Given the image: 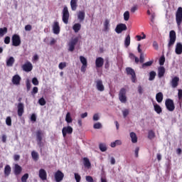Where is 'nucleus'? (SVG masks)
<instances>
[{
    "label": "nucleus",
    "instance_id": "1",
    "mask_svg": "<svg viewBox=\"0 0 182 182\" xmlns=\"http://www.w3.org/2000/svg\"><path fill=\"white\" fill-rule=\"evenodd\" d=\"M176 41H177V34L174 30H172L169 32V39L167 45L168 50H171L174 43H176Z\"/></svg>",
    "mask_w": 182,
    "mask_h": 182
},
{
    "label": "nucleus",
    "instance_id": "2",
    "mask_svg": "<svg viewBox=\"0 0 182 182\" xmlns=\"http://www.w3.org/2000/svg\"><path fill=\"white\" fill-rule=\"evenodd\" d=\"M63 22L65 23V25H68L69 23V18L70 16V14H69V9H68V6H65L63 9Z\"/></svg>",
    "mask_w": 182,
    "mask_h": 182
},
{
    "label": "nucleus",
    "instance_id": "3",
    "mask_svg": "<svg viewBox=\"0 0 182 182\" xmlns=\"http://www.w3.org/2000/svg\"><path fill=\"white\" fill-rule=\"evenodd\" d=\"M165 106L168 112H174V109H176V106L174 105V101H173V100L170 98L166 100Z\"/></svg>",
    "mask_w": 182,
    "mask_h": 182
},
{
    "label": "nucleus",
    "instance_id": "4",
    "mask_svg": "<svg viewBox=\"0 0 182 182\" xmlns=\"http://www.w3.org/2000/svg\"><path fill=\"white\" fill-rule=\"evenodd\" d=\"M127 90L125 88H121L119 92V99L121 103H126L127 102V97L126 96Z\"/></svg>",
    "mask_w": 182,
    "mask_h": 182
},
{
    "label": "nucleus",
    "instance_id": "5",
    "mask_svg": "<svg viewBox=\"0 0 182 182\" xmlns=\"http://www.w3.org/2000/svg\"><path fill=\"white\" fill-rule=\"evenodd\" d=\"M36 140H37V143H38V146H39V147H43V143H42V137L43 136V132H42V130H38L36 132Z\"/></svg>",
    "mask_w": 182,
    "mask_h": 182
},
{
    "label": "nucleus",
    "instance_id": "6",
    "mask_svg": "<svg viewBox=\"0 0 182 182\" xmlns=\"http://www.w3.org/2000/svg\"><path fill=\"white\" fill-rule=\"evenodd\" d=\"M176 21L178 26H180L181 25L182 22V8L178 7L176 14Z\"/></svg>",
    "mask_w": 182,
    "mask_h": 182
},
{
    "label": "nucleus",
    "instance_id": "7",
    "mask_svg": "<svg viewBox=\"0 0 182 182\" xmlns=\"http://www.w3.org/2000/svg\"><path fill=\"white\" fill-rule=\"evenodd\" d=\"M77 42H79V38L76 37L68 43V50L70 52L75 50V46H76Z\"/></svg>",
    "mask_w": 182,
    "mask_h": 182
},
{
    "label": "nucleus",
    "instance_id": "8",
    "mask_svg": "<svg viewBox=\"0 0 182 182\" xmlns=\"http://www.w3.org/2000/svg\"><path fill=\"white\" fill-rule=\"evenodd\" d=\"M12 46H19L21 45V37L18 34H14L11 38Z\"/></svg>",
    "mask_w": 182,
    "mask_h": 182
},
{
    "label": "nucleus",
    "instance_id": "9",
    "mask_svg": "<svg viewBox=\"0 0 182 182\" xmlns=\"http://www.w3.org/2000/svg\"><path fill=\"white\" fill-rule=\"evenodd\" d=\"M23 113H25V105H23V103L19 102L17 105V114L19 117H22L23 115Z\"/></svg>",
    "mask_w": 182,
    "mask_h": 182
},
{
    "label": "nucleus",
    "instance_id": "10",
    "mask_svg": "<svg viewBox=\"0 0 182 182\" xmlns=\"http://www.w3.org/2000/svg\"><path fill=\"white\" fill-rule=\"evenodd\" d=\"M63 136L66 137L68 134H72L73 133V128L70 126L64 127L62 129Z\"/></svg>",
    "mask_w": 182,
    "mask_h": 182
},
{
    "label": "nucleus",
    "instance_id": "11",
    "mask_svg": "<svg viewBox=\"0 0 182 182\" xmlns=\"http://www.w3.org/2000/svg\"><path fill=\"white\" fill-rule=\"evenodd\" d=\"M127 74L130 75L132 76V81L133 83L136 82V72H134V70L132 68H126Z\"/></svg>",
    "mask_w": 182,
    "mask_h": 182
},
{
    "label": "nucleus",
    "instance_id": "12",
    "mask_svg": "<svg viewBox=\"0 0 182 182\" xmlns=\"http://www.w3.org/2000/svg\"><path fill=\"white\" fill-rule=\"evenodd\" d=\"M21 68L24 72H31L33 69V65L31 62L26 61Z\"/></svg>",
    "mask_w": 182,
    "mask_h": 182
},
{
    "label": "nucleus",
    "instance_id": "13",
    "mask_svg": "<svg viewBox=\"0 0 182 182\" xmlns=\"http://www.w3.org/2000/svg\"><path fill=\"white\" fill-rule=\"evenodd\" d=\"M55 179L56 182H60L63 180V177H65V174L60 170L57 171L54 175Z\"/></svg>",
    "mask_w": 182,
    "mask_h": 182
},
{
    "label": "nucleus",
    "instance_id": "14",
    "mask_svg": "<svg viewBox=\"0 0 182 182\" xmlns=\"http://www.w3.org/2000/svg\"><path fill=\"white\" fill-rule=\"evenodd\" d=\"M123 31H127V26L123 23L118 24L115 28V32L117 33H122Z\"/></svg>",
    "mask_w": 182,
    "mask_h": 182
},
{
    "label": "nucleus",
    "instance_id": "15",
    "mask_svg": "<svg viewBox=\"0 0 182 182\" xmlns=\"http://www.w3.org/2000/svg\"><path fill=\"white\" fill-rule=\"evenodd\" d=\"M38 176L40 177L41 180L45 181V180H47L48 178V173H46V171L45 169L41 168L39 170Z\"/></svg>",
    "mask_w": 182,
    "mask_h": 182
},
{
    "label": "nucleus",
    "instance_id": "16",
    "mask_svg": "<svg viewBox=\"0 0 182 182\" xmlns=\"http://www.w3.org/2000/svg\"><path fill=\"white\" fill-rule=\"evenodd\" d=\"M53 31L55 35H59V33H60V26H59V22L55 21L53 23Z\"/></svg>",
    "mask_w": 182,
    "mask_h": 182
},
{
    "label": "nucleus",
    "instance_id": "17",
    "mask_svg": "<svg viewBox=\"0 0 182 182\" xmlns=\"http://www.w3.org/2000/svg\"><path fill=\"white\" fill-rule=\"evenodd\" d=\"M105 65V59L102 57H98L95 60V66L96 68H102Z\"/></svg>",
    "mask_w": 182,
    "mask_h": 182
},
{
    "label": "nucleus",
    "instance_id": "18",
    "mask_svg": "<svg viewBox=\"0 0 182 182\" xmlns=\"http://www.w3.org/2000/svg\"><path fill=\"white\" fill-rule=\"evenodd\" d=\"M96 88L99 92L105 91V85H103V81H102V80H97L96 81Z\"/></svg>",
    "mask_w": 182,
    "mask_h": 182
},
{
    "label": "nucleus",
    "instance_id": "19",
    "mask_svg": "<svg viewBox=\"0 0 182 182\" xmlns=\"http://www.w3.org/2000/svg\"><path fill=\"white\" fill-rule=\"evenodd\" d=\"M178 82H180V78L178 77H174L171 81V85L173 89H176L177 86H178Z\"/></svg>",
    "mask_w": 182,
    "mask_h": 182
},
{
    "label": "nucleus",
    "instance_id": "20",
    "mask_svg": "<svg viewBox=\"0 0 182 182\" xmlns=\"http://www.w3.org/2000/svg\"><path fill=\"white\" fill-rule=\"evenodd\" d=\"M21 76H19L18 75H15L14 76H13L12 78V83L13 85H21Z\"/></svg>",
    "mask_w": 182,
    "mask_h": 182
},
{
    "label": "nucleus",
    "instance_id": "21",
    "mask_svg": "<svg viewBox=\"0 0 182 182\" xmlns=\"http://www.w3.org/2000/svg\"><path fill=\"white\" fill-rule=\"evenodd\" d=\"M22 173V167L19 164H16L14 166V174L15 176H19Z\"/></svg>",
    "mask_w": 182,
    "mask_h": 182
},
{
    "label": "nucleus",
    "instance_id": "22",
    "mask_svg": "<svg viewBox=\"0 0 182 182\" xmlns=\"http://www.w3.org/2000/svg\"><path fill=\"white\" fill-rule=\"evenodd\" d=\"M175 53H176V55H181V53H182V43H176V48H175Z\"/></svg>",
    "mask_w": 182,
    "mask_h": 182
},
{
    "label": "nucleus",
    "instance_id": "23",
    "mask_svg": "<svg viewBox=\"0 0 182 182\" xmlns=\"http://www.w3.org/2000/svg\"><path fill=\"white\" fill-rule=\"evenodd\" d=\"M11 171H12L11 166L6 165V166L4 167V176H5V177H9V176L11 175Z\"/></svg>",
    "mask_w": 182,
    "mask_h": 182
},
{
    "label": "nucleus",
    "instance_id": "24",
    "mask_svg": "<svg viewBox=\"0 0 182 182\" xmlns=\"http://www.w3.org/2000/svg\"><path fill=\"white\" fill-rule=\"evenodd\" d=\"M166 73V68L164 67H160L158 69V77L159 78L163 77L164 76V74Z\"/></svg>",
    "mask_w": 182,
    "mask_h": 182
},
{
    "label": "nucleus",
    "instance_id": "25",
    "mask_svg": "<svg viewBox=\"0 0 182 182\" xmlns=\"http://www.w3.org/2000/svg\"><path fill=\"white\" fill-rule=\"evenodd\" d=\"M85 13L84 11H80L77 14V19L80 21V22H83L85 21Z\"/></svg>",
    "mask_w": 182,
    "mask_h": 182
},
{
    "label": "nucleus",
    "instance_id": "26",
    "mask_svg": "<svg viewBox=\"0 0 182 182\" xmlns=\"http://www.w3.org/2000/svg\"><path fill=\"white\" fill-rule=\"evenodd\" d=\"M164 95L163 92H159L156 95V100L158 103H161L163 102Z\"/></svg>",
    "mask_w": 182,
    "mask_h": 182
},
{
    "label": "nucleus",
    "instance_id": "27",
    "mask_svg": "<svg viewBox=\"0 0 182 182\" xmlns=\"http://www.w3.org/2000/svg\"><path fill=\"white\" fill-rule=\"evenodd\" d=\"M77 1L78 0L70 1V7L72 11H76V9H77Z\"/></svg>",
    "mask_w": 182,
    "mask_h": 182
},
{
    "label": "nucleus",
    "instance_id": "28",
    "mask_svg": "<svg viewBox=\"0 0 182 182\" xmlns=\"http://www.w3.org/2000/svg\"><path fill=\"white\" fill-rule=\"evenodd\" d=\"M83 164L85 167H87V168H90L92 166V164H90V160H89V158H83Z\"/></svg>",
    "mask_w": 182,
    "mask_h": 182
},
{
    "label": "nucleus",
    "instance_id": "29",
    "mask_svg": "<svg viewBox=\"0 0 182 182\" xmlns=\"http://www.w3.org/2000/svg\"><path fill=\"white\" fill-rule=\"evenodd\" d=\"M81 28H82V25H80V23H79L74 24L73 26V29L74 32H75V33H77V32H79V31H80Z\"/></svg>",
    "mask_w": 182,
    "mask_h": 182
},
{
    "label": "nucleus",
    "instance_id": "30",
    "mask_svg": "<svg viewBox=\"0 0 182 182\" xmlns=\"http://www.w3.org/2000/svg\"><path fill=\"white\" fill-rule=\"evenodd\" d=\"M14 63H15V58L14 57H10L7 60H6V66H14Z\"/></svg>",
    "mask_w": 182,
    "mask_h": 182
},
{
    "label": "nucleus",
    "instance_id": "31",
    "mask_svg": "<svg viewBox=\"0 0 182 182\" xmlns=\"http://www.w3.org/2000/svg\"><path fill=\"white\" fill-rule=\"evenodd\" d=\"M31 156L34 161H38V160H39V154L35 151H31Z\"/></svg>",
    "mask_w": 182,
    "mask_h": 182
},
{
    "label": "nucleus",
    "instance_id": "32",
    "mask_svg": "<svg viewBox=\"0 0 182 182\" xmlns=\"http://www.w3.org/2000/svg\"><path fill=\"white\" fill-rule=\"evenodd\" d=\"M154 111L156 112V113H157L158 114H160V113H161L163 112L161 107H160V105H159L157 104H155L154 105Z\"/></svg>",
    "mask_w": 182,
    "mask_h": 182
},
{
    "label": "nucleus",
    "instance_id": "33",
    "mask_svg": "<svg viewBox=\"0 0 182 182\" xmlns=\"http://www.w3.org/2000/svg\"><path fill=\"white\" fill-rule=\"evenodd\" d=\"M130 137L132 139V143H137V135H136V133L131 132L130 133Z\"/></svg>",
    "mask_w": 182,
    "mask_h": 182
},
{
    "label": "nucleus",
    "instance_id": "34",
    "mask_svg": "<svg viewBox=\"0 0 182 182\" xmlns=\"http://www.w3.org/2000/svg\"><path fill=\"white\" fill-rule=\"evenodd\" d=\"M65 122H67V123H72V122H73V119H72V117L70 116V112L66 114Z\"/></svg>",
    "mask_w": 182,
    "mask_h": 182
},
{
    "label": "nucleus",
    "instance_id": "35",
    "mask_svg": "<svg viewBox=\"0 0 182 182\" xmlns=\"http://www.w3.org/2000/svg\"><path fill=\"white\" fill-rule=\"evenodd\" d=\"M5 33H8V28L6 27L0 28V36H4Z\"/></svg>",
    "mask_w": 182,
    "mask_h": 182
},
{
    "label": "nucleus",
    "instance_id": "36",
    "mask_svg": "<svg viewBox=\"0 0 182 182\" xmlns=\"http://www.w3.org/2000/svg\"><path fill=\"white\" fill-rule=\"evenodd\" d=\"M124 45L126 48H128V46H130V35H128L125 40H124Z\"/></svg>",
    "mask_w": 182,
    "mask_h": 182
},
{
    "label": "nucleus",
    "instance_id": "37",
    "mask_svg": "<svg viewBox=\"0 0 182 182\" xmlns=\"http://www.w3.org/2000/svg\"><path fill=\"white\" fill-rule=\"evenodd\" d=\"M122 145V141L116 140L114 142L111 143V147H115L116 146Z\"/></svg>",
    "mask_w": 182,
    "mask_h": 182
},
{
    "label": "nucleus",
    "instance_id": "38",
    "mask_svg": "<svg viewBox=\"0 0 182 182\" xmlns=\"http://www.w3.org/2000/svg\"><path fill=\"white\" fill-rule=\"evenodd\" d=\"M80 60L82 65H87V60L84 56L80 55Z\"/></svg>",
    "mask_w": 182,
    "mask_h": 182
},
{
    "label": "nucleus",
    "instance_id": "39",
    "mask_svg": "<svg viewBox=\"0 0 182 182\" xmlns=\"http://www.w3.org/2000/svg\"><path fill=\"white\" fill-rule=\"evenodd\" d=\"M124 21H129V19H130V12H129V11L124 13Z\"/></svg>",
    "mask_w": 182,
    "mask_h": 182
},
{
    "label": "nucleus",
    "instance_id": "40",
    "mask_svg": "<svg viewBox=\"0 0 182 182\" xmlns=\"http://www.w3.org/2000/svg\"><path fill=\"white\" fill-rule=\"evenodd\" d=\"M99 148L102 151H106V150H107V146L105 144H100Z\"/></svg>",
    "mask_w": 182,
    "mask_h": 182
},
{
    "label": "nucleus",
    "instance_id": "41",
    "mask_svg": "<svg viewBox=\"0 0 182 182\" xmlns=\"http://www.w3.org/2000/svg\"><path fill=\"white\" fill-rule=\"evenodd\" d=\"M155 77H156V72L151 71L149 73V80H154Z\"/></svg>",
    "mask_w": 182,
    "mask_h": 182
},
{
    "label": "nucleus",
    "instance_id": "42",
    "mask_svg": "<svg viewBox=\"0 0 182 182\" xmlns=\"http://www.w3.org/2000/svg\"><path fill=\"white\" fill-rule=\"evenodd\" d=\"M153 65V61H148L142 64L141 68L144 69V68H147L148 66H151Z\"/></svg>",
    "mask_w": 182,
    "mask_h": 182
},
{
    "label": "nucleus",
    "instance_id": "43",
    "mask_svg": "<svg viewBox=\"0 0 182 182\" xmlns=\"http://www.w3.org/2000/svg\"><path fill=\"white\" fill-rule=\"evenodd\" d=\"M156 136V134H154V132L153 131H149L148 134V138L151 140L152 139H154Z\"/></svg>",
    "mask_w": 182,
    "mask_h": 182
},
{
    "label": "nucleus",
    "instance_id": "44",
    "mask_svg": "<svg viewBox=\"0 0 182 182\" xmlns=\"http://www.w3.org/2000/svg\"><path fill=\"white\" fill-rule=\"evenodd\" d=\"M6 124L7 126H12V119L11 117H7L6 119Z\"/></svg>",
    "mask_w": 182,
    "mask_h": 182
},
{
    "label": "nucleus",
    "instance_id": "45",
    "mask_svg": "<svg viewBox=\"0 0 182 182\" xmlns=\"http://www.w3.org/2000/svg\"><path fill=\"white\" fill-rule=\"evenodd\" d=\"M38 103L41 106H45L46 105V100H45V98L41 97L38 100Z\"/></svg>",
    "mask_w": 182,
    "mask_h": 182
},
{
    "label": "nucleus",
    "instance_id": "46",
    "mask_svg": "<svg viewBox=\"0 0 182 182\" xmlns=\"http://www.w3.org/2000/svg\"><path fill=\"white\" fill-rule=\"evenodd\" d=\"M110 23V21L108 19H105V23H104V28L105 31H107L109 29V25Z\"/></svg>",
    "mask_w": 182,
    "mask_h": 182
},
{
    "label": "nucleus",
    "instance_id": "47",
    "mask_svg": "<svg viewBox=\"0 0 182 182\" xmlns=\"http://www.w3.org/2000/svg\"><path fill=\"white\" fill-rule=\"evenodd\" d=\"M28 178H29V174L28 173H25L22 177H21V182H26Z\"/></svg>",
    "mask_w": 182,
    "mask_h": 182
},
{
    "label": "nucleus",
    "instance_id": "48",
    "mask_svg": "<svg viewBox=\"0 0 182 182\" xmlns=\"http://www.w3.org/2000/svg\"><path fill=\"white\" fill-rule=\"evenodd\" d=\"M65 67H66L65 62L60 63L58 65V68H59V69H60V70H63V69H65Z\"/></svg>",
    "mask_w": 182,
    "mask_h": 182
},
{
    "label": "nucleus",
    "instance_id": "49",
    "mask_svg": "<svg viewBox=\"0 0 182 182\" xmlns=\"http://www.w3.org/2000/svg\"><path fill=\"white\" fill-rule=\"evenodd\" d=\"M136 38L138 41H141V39H146V34H144V33H142V36L137 35Z\"/></svg>",
    "mask_w": 182,
    "mask_h": 182
},
{
    "label": "nucleus",
    "instance_id": "50",
    "mask_svg": "<svg viewBox=\"0 0 182 182\" xmlns=\"http://www.w3.org/2000/svg\"><path fill=\"white\" fill-rule=\"evenodd\" d=\"M164 62H166V58H164V56H161L159 58V65L163 66V65H164Z\"/></svg>",
    "mask_w": 182,
    "mask_h": 182
},
{
    "label": "nucleus",
    "instance_id": "51",
    "mask_svg": "<svg viewBox=\"0 0 182 182\" xmlns=\"http://www.w3.org/2000/svg\"><path fill=\"white\" fill-rule=\"evenodd\" d=\"M26 85L27 92H29V90H31V87L32 86L31 85V81H29V80H27L26 82Z\"/></svg>",
    "mask_w": 182,
    "mask_h": 182
},
{
    "label": "nucleus",
    "instance_id": "52",
    "mask_svg": "<svg viewBox=\"0 0 182 182\" xmlns=\"http://www.w3.org/2000/svg\"><path fill=\"white\" fill-rule=\"evenodd\" d=\"M38 87H33V88L31 91L32 96H35V95H36V93H38Z\"/></svg>",
    "mask_w": 182,
    "mask_h": 182
},
{
    "label": "nucleus",
    "instance_id": "53",
    "mask_svg": "<svg viewBox=\"0 0 182 182\" xmlns=\"http://www.w3.org/2000/svg\"><path fill=\"white\" fill-rule=\"evenodd\" d=\"M32 83L34 85V86H38V85H39V80H38V78L33 77L32 79Z\"/></svg>",
    "mask_w": 182,
    "mask_h": 182
},
{
    "label": "nucleus",
    "instance_id": "54",
    "mask_svg": "<svg viewBox=\"0 0 182 182\" xmlns=\"http://www.w3.org/2000/svg\"><path fill=\"white\" fill-rule=\"evenodd\" d=\"M4 43L6 45H9V43H11V37L6 36L5 38H4Z\"/></svg>",
    "mask_w": 182,
    "mask_h": 182
},
{
    "label": "nucleus",
    "instance_id": "55",
    "mask_svg": "<svg viewBox=\"0 0 182 182\" xmlns=\"http://www.w3.org/2000/svg\"><path fill=\"white\" fill-rule=\"evenodd\" d=\"M85 180L87 182H95V181L93 180V177L90 176H85Z\"/></svg>",
    "mask_w": 182,
    "mask_h": 182
},
{
    "label": "nucleus",
    "instance_id": "56",
    "mask_svg": "<svg viewBox=\"0 0 182 182\" xmlns=\"http://www.w3.org/2000/svg\"><path fill=\"white\" fill-rule=\"evenodd\" d=\"M94 129H102V124L100 122H97L94 124Z\"/></svg>",
    "mask_w": 182,
    "mask_h": 182
},
{
    "label": "nucleus",
    "instance_id": "57",
    "mask_svg": "<svg viewBox=\"0 0 182 182\" xmlns=\"http://www.w3.org/2000/svg\"><path fill=\"white\" fill-rule=\"evenodd\" d=\"M81 178L82 177H80V175H79V173H75V179L77 182H80Z\"/></svg>",
    "mask_w": 182,
    "mask_h": 182
},
{
    "label": "nucleus",
    "instance_id": "58",
    "mask_svg": "<svg viewBox=\"0 0 182 182\" xmlns=\"http://www.w3.org/2000/svg\"><path fill=\"white\" fill-rule=\"evenodd\" d=\"M122 114L124 118L127 117V116H129V109H126L124 111H122Z\"/></svg>",
    "mask_w": 182,
    "mask_h": 182
},
{
    "label": "nucleus",
    "instance_id": "59",
    "mask_svg": "<svg viewBox=\"0 0 182 182\" xmlns=\"http://www.w3.org/2000/svg\"><path fill=\"white\" fill-rule=\"evenodd\" d=\"M178 100H182V90H178Z\"/></svg>",
    "mask_w": 182,
    "mask_h": 182
},
{
    "label": "nucleus",
    "instance_id": "60",
    "mask_svg": "<svg viewBox=\"0 0 182 182\" xmlns=\"http://www.w3.org/2000/svg\"><path fill=\"white\" fill-rule=\"evenodd\" d=\"M139 62L141 63H144V54H143V53L140 54Z\"/></svg>",
    "mask_w": 182,
    "mask_h": 182
},
{
    "label": "nucleus",
    "instance_id": "61",
    "mask_svg": "<svg viewBox=\"0 0 182 182\" xmlns=\"http://www.w3.org/2000/svg\"><path fill=\"white\" fill-rule=\"evenodd\" d=\"M155 18H156V13H152V14H151V22L152 23H154V19H155Z\"/></svg>",
    "mask_w": 182,
    "mask_h": 182
},
{
    "label": "nucleus",
    "instance_id": "62",
    "mask_svg": "<svg viewBox=\"0 0 182 182\" xmlns=\"http://www.w3.org/2000/svg\"><path fill=\"white\" fill-rule=\"evenodd\" d=\"M139 151H140V148L139 146H137L135 149L134 153H135V157H139Z\"/></svg>",
    "mask_w": 182,
    "mask_h": 182
},
{
    "label": "nucleus",
    "instance_id": "63",
    "mask_svg": "<svg viewBox=\"0 0 182 182\" xmlns=\"http://www.w3.org/2000/svg\"><path fill=\"white\" fill-rule=\"evenodd\" d=\"M100 117H99V114H95L93 115V120L94 122H97V120H99Z\"/></svg>",
    "mask_w": 182,
    "mask_h": 182
},
{
    "label": "nucleus",
    "instance_id": "64",
    "mask_svg": "<svg viewBox=\"0 0 182 182\" xmlns=\"http://www.w3.org/2000/svg\"><path fill=\"white\" fill-rule=\"evenodd\" d=\"M31 122H36V114H32L31 117Z\"/></svg>",
    "mask_w": 182,
    "mask_h": 182
}]
</instances>
